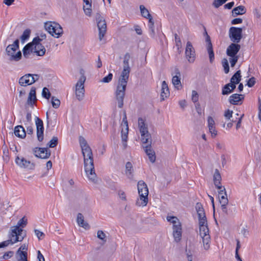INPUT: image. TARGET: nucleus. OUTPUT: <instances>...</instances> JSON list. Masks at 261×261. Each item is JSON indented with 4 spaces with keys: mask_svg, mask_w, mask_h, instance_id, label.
I'll return each mask as SVG.
<instances>
[{
    "mask_svg": "<svg viewBox=\"0 0 261 261\" xmlns=\"http://www.w3.org/2000/svg\"><path fill=\"white\" fill-rule=\"evenodd\" d=\"M241 248V245L240 243V241L237 239V247L235 251V256L236 258L238 261H242V258H241L239 254V250L240 248Z\"/></svg>",
    "mask_w": 261,
    "mask_h": 261,
    "instance_id": "39",
    "label": "nucleus"
},
{
    "mask_svg": "<svg viewBox=\"0 0 261 261\" xmlns=\"http://www.w3.org/2000/svg\"><path fill=\"white\" fill-rule=\"evenodd\" d=\"M242 28L231 27L229 30V37L230 40L234 43H239L242 38Z\"/></svg>",
    "mask_w": 261,
    "mask_h": 261,
    "instance_id": "12",
    "label": "nucleus"
},
{
    "mask_svg": "<svg viewBox=\"0 0 261 261\" xmlns=\"http://www.w3.org/2000/svg\"><path fill=\"white\" fill-rule=\"evenodd\" d=\"M17 48L13 47L11 45L9 44L7 46L6 49L7 55L9 57V60L10 61H19L21 57V52L19 50L17 52L16 54L15 53Z\"/></svg>",
    "mask_w": 261,
    "mask_h": 261,
    "instance_id": "13",
    "label": "nucleus"
},
{
    "mask_svg": "<svg viewBox=\"0 0 261 261\" xmlns=\"http://www.w3.org/2000/svg\"><path fill=\"white\" fill-rule=\"evenodd\" d=\"M37 258L39 261H45V259L43 255L42 254V253L39 250L37 251Z\"/></svg>",
    "mask_w": 261,
    "mask_h": 261,
    "instance_id": "61",
    "label": "nucleus"
},
{
    "mask_svg": "<svg viewBox=\"0 0 261 261\" xmlns=\"http://www.w3.org/2000/svg\"><path fill=\"white\" fill-rule=\"evenodd\" d=\"M10 244H14L13 243V239L12 238L0 243V248H5L8 246Z\"/></svg>",
    "mask_w": 261,
    "mask_h": 261,
    "instance_id": "45",
    "label": "nucleus"
},
{
    "mask_svg": "<svg viewBox=\"0 0 261 261\" xmlns=\"http://www.w3.org/2000/svg\"><path fill=\"white\" fill-rule=\"evenodd\" d=\"M86 81V76L82 74L75 85V95L76 98L81 101L84 97V83Z\"/></svg>",
    "mask_w": 261,
    "mask_h": 261,
    "instance_id": "9",
    "label": "nucleus"
},
{
    "mask_svg": "<svg viewBox=\"0 0 261 261\" xmlns=\"http://www.w3.org/2000/svg\"><path fill=\"white\" fill-rule=\"evenodd\" d=\"M35 123L37 128V136L38 140L42 142L44 139V126L43 121L38 117L35 118Z\"/></svg>",
    "mask_w": 261,
    "mask_h": 261,
    "instance_id": "15",
    "label": "nucleus"
},
{
    "mask_svg": "<svg viewBox=\"0 0 261 261\" xmlns=\"http://www.w3.org/2000/svg\"><path fill=\"white\" fill-rule=\"evenodd\" d=\"M97 237L98 239L102 240L104 243L106 242V236L103 231L98 230L97 233Z\"/></svg>",
    "mask_w": 261,
    "mask_h": 261,
    "instance_id": "43",
    "label": "nucleus"
},
{
    "mask_svg": "<svg viewBox=\"0 0 261 261\" xmlns=\"http://www.w3.org/2000/svg\"><path fill=\"white\" fill-rule=\"evenodd\" d=\"M89 6H87V7L84 6L83 7L85 13L87 16H90L91 15L92 9Z\"/></svg>",
    "mask_w": 261,
    "mask_h": 261,
    "instance_id": "55",
    "label": "nucleus"
},
{
    "mask_svg": "<svg viewBox=\"0 0 261 261\" xmlns=\"http://www.w3.org/2000/svg\"><path fill=\"white\" fill-rule=\"evenodd\" d=\"M53 25V22H47L44 23V28L49 33L51 31V30L54 28Z\"/></svg>",
    "mask_w": 261,
    "mask_h": 261,
    "instance_id": "49",
    "label": "nucleus"
},
{
    "mask_svg": "<svg viewBox=\"0 0 261 261\" xmlns=\"http://www.w3.org/2000/svg\"><path fill=\"white\" fill-rule=\"evenodd\" d=\"M140 9L142 17L148 19H149L150 18H152V16L149 13V11L145 7L144 5H140Z\"/></svg>",
    "mask_w": 261,
    "mask_h": 261,
    "instance_id": "34",
    "label": "nucleus"
},
{
    "mask_svg": "<svg viewBox=\"0 0 261 261\" xmlns=\"http://www.w3.org/2000/svg\"><path fill=\"white\" fill-rule=\"evenodd\" d=\"M221 208L224 213H225L226 215L228 214L227 210L226 208V205L227 204H224V203H221Z\"/></svg>",
    "mask_w": 261,
    "mask_h": 261,
    "instance_id": "62",
    "label": "nucleus"
},
{
    "mask_svg": "<svg viewBox=\"0 0 261 261\" xmlns=\"http://www.w3.org/2000/svg\"><path fill=\"white\" fill-rule=\"evenodd\" d=\"M151 142L152 141L149 142V143H148V145L145 146H143V147L146 154L148 156L149 161L150 162L153 163L155 161L156 156L155 151L152 148Z\"/></svg>",
    "mask_w": 261,
    "mask_h": 261,
    "instance_id": "20",
    "label": "nucleus"
},
{
    "mask_svg": "<svg viewBox=\"0 0 261 261\" xmlns=\"http://www.w3.org/2000/svg\"><path fill=\"white\" fill-rule=\"evenodd\" d=\"M208 127L210 133L213 138H215L217 135V131L216 129L215 122L214 119L209 116L207 118Z\"/></svg>",
    "mask_w": 261,
    "mask_h": 261,
    "instance_id": "24",
    "label": "nucleus"
},
{
    "mask_svg": "<svg viewBox=\"0 0 261 261\" xmlns=\"http://www.w3.org/2000/svg\"><path fill=\"white\" fill-rule=\"evenodd\" d=\"M222 64L224 67L225 73H228L229 71V67L227 60L226 59H223L222 61Z\"/></svg>",
    "mask_w": 261,
    "mask_h": 261,
    "instance_id": "42",
    "label": "nucleus"
},
{
    "mask_svg": "<svg viewBox=\"0 0 261 261\" xmlns=\"http://www.w3.org/2000/svg\"><path fill=\"white\" fill-rule=\"evenodd\" d=\"M224 196H219V202L220 203L228 204V200L226 192L224 193Z\"/></svg>",
    "mask_w": 261,
    "mask_h": 261,
    "instance_id": "44",
    "label": "nucleus"
},
{
    "mask_svg": "<svg viewBox=\"0 0 261 261\" xmlns=\"http://www.w3.org/2000/svg\"><path fill=\"white\" fill-rule=\"evenodd\" d=\"M33 50V44L32 43H28L27 45L24 46L22 49L23 56L28 59L29 57V55L32 52Z\"/></svg>",
    "mask_w": 261,
    "mask_h": 261,
    "instance_id": "32",
    "label": "nucleus"
},
{
    "mask_svg": "<svg viewBox=\"0 0 261 261\" xmlns=\"http://www.w3.org/2000/svg\"><path fill=\"white\" fill-rule=\"evenodd\" d=\"M130 71V68H123L115 92V98L119 108H122L123 106V101Z\"/></svg>",
    "mask_w": 261,
    "mask_h": 261,
    "instance_id": "2",
    "label": "nucleus"
},
{
    "mask_svg": "<svg viewBox=\"0 0 261 261\" xmlns=\"http://www.w3.org/2000/svg\"><path fill=\"white\" fill-rule=\"evenodd\" d=\"M232 111H230L229 109H228L225 112L224 116L226 117V119H230V118L232 117Z\"/></svg>",
    "mask_w": 261,
    "mask_h": 261,
    "instance_id": "58",
    "label": "nucleus"
},
{
    "mask_svg": "<svg viewBox=\"0 0 261 261\" xmlns=\"http://www.w3.org/2000/svg\"><path fill=\"white\" fill-rule=\"evenodd\" d=\"M51 103L53 107L55 109L58 108L61 104L60 100L55 96L51 97Z\"/></svg>",
    "mask_w": 261,
    "mask_h": 261,
    "instance_id": "38",
    "label": "nucleus"
},
{
    "mask_svg": "<svg viewBox=\"0 0 261 261\" xmlns=\"http://www.w3.org/2000/svg\"><path fill=\"white\" fill-rule=\"evenodd\" d=\"M113 78V74L111 73H109V74L104 77L101 80V82L105 83H108L111 82Z\"/></svg>",
    "mask_w": 261,
    "mask_h": 261,
    "instance_id": "47",
    "label": "nucleus"
},
{
    "mask_svg": "<svg viewBox=\"0 0 261 261\" xmlns=\"http://www.w3.org/2000/svg\"><path fill=\"white\" fill-rule=\"evenodd\" d=\"M123 122H124V125L125 126V131H124L122 129L121 130V138L122 142H127V136L128 133V122L126 120V116L125 115L124 117L123 118Z\"/></svg>",
    "mask_w": 261,
    "mask_h": 261,
    "instance_id": "29",
    "label": "nucleus"
},
{
    "mask_svg": "<svg viewBox=\"0 0 261 261\" xmlns=\"http://www.w3.org/2000/svg\"><path fill=\"white\" fill-rule=\"evenodd\" d=\"M35 82L33 74L28 73L21 76L19 80V84L21 86L31 85Z\"/></svg>",
    "mask_w": 261,
    "mask_h": 261,
    "instance_id": "18",
    "label": "nucleus"
},
{
    "mask_svg": "<svg viewBox=\"0 0 261 261\" xmlns=\"http://www.w3.org/2000/svg\"><path fill=\"white\" fill-rule=\"evenodd\" d=\"M197 215L198 217L199 234L202 239L204 249L207 250L210 248L211 238L205 213L201 203L197 202Z\"/></svg>",
    "mask_w": 261,
    "mask_h": 261,
    "instance_id": "1",
    "label": "nucleus"
},
{
    "mask_svg": "<svg viewBox=\"0 0 261 261\" xmlns=\"http://www.w3.org/2000/svg\"><path fill=\"white\" fill-rule=\"evenodd\" d=\"M229 84H226L223 88L222 90V94L223 95H228L232 92L230 90V87H229Z\"/></svg>",
    "mask_w": 261,
    "mask_h": 261,
    "instance_id": "40",
    "label": "nucleus"
},
{
    "mask_svg": "<svg viewBox=\"0 0 261 261\" xmlns=\"http://www.w3.org/2000/svg\"><path fill=\"white\" fill-rule=\"evenodd\" d=\"M245 95L244 94H233L229 97V102L233 105H241L244 99Z\"/></svg>",
    "mask_w": 261,
    "mask_h": 261,
    "instance_id": "21",
    "label": "nucleus"
},
{
    "mask_svg": "<svg viewBox=\"0 0 261 261\" xmlns=\"http://www.w3.org/2000/svg\"><path fill=\"white\" fill-rule=\"evenodd\" d=\"M175 41L176 43V46L177 47V49H179L181 46V42L179 37L177 34H174Z\"/></svg>",
    "mask_w": 261,
    "mask_h": 261,
    "instance_id": "51",
    "label": "nucleus"
},
{
    "mask_svg": "<svg viewBox=\"0 0 261 261\" xmlns=\"http://www.w3.org/2000/svg\"><path fill=\"white\" fill-rule=\"evenodd\" d=\"M14 254V252L12 251H9L6 252L4 253L3 256L1 257V258L4 259H7L10 257H11Z\"/></svg>",
    "mask_w": 261,
    "mask_h": 261,
    "instance_id": "52",
    "label": "nucleus"
},
{
    "mask_svg": "<svg viewBox=\"0 0 261 261\" xmlns=\"http://www.w3.org/2000/svg\"><path fill=\"white\" fill-rule=\"evenodd\" d=\"M227 0H214L213 5L215 8H218L224 4Z\"/></svg>",
    "mask_w": 261,
    "mask_h": 261,
    "instance_id": "48",
    "label": "nucleus"
},
{
    "mask_svg": "<svg viewBox=\"0 0 261 261\" xmlns=\"http://www.w3.org/2000/svg\"><path fill=\"white\" fill-rule=\"evenodd\" d=\"M54 28L51 30V31L49 32V34L53 37L56 38H59L63 33L62 28L61 25L55 22H53Z\"/></svg>",
    "mask_w": 261,
    "mask_h": 261,
    "instance_id": "23",
    "label": "nucleus"
},
{
    "mask_svg": "<svg viewBox=\"0 0 261 261\" xmlns=\"http://www.w3.org/2000/svg\"><path fill=\"white\" fill-rule=\"evenodd\" d=\"M58 138L57 137H53L50 141L47 144V146L50 148H54L58 145Z\"/></svg>",
    "mask_w": 261,
    "mask_h": 261,
    "instance_id": "37",
    "label": "nucleus"
},
{
    "mask_svg": "<svg viewBox=\"0 0 261 261\" xmlns=\"http://www.w3.org/2000/svg\"><path fill=\"white\" fill-rule=\"evenodd\" d=\"M186 56L190 63H193L195 61V51L191 43L188 41L187 43L186 48Z\"/></svg>",
    "mask_w": 261,
    "mask_h": 261,
    "instance_id": "19",
    "label": "nucleus"
},
{
    "mask_svg": "<svg viewBox=\"0 0 261 261\" xmlns=\"http://www.w3.org/2000/svg\"><path fill=\"white\" fill-rule=\"evenodd\" d=\"M15 163L21 168L32 170L35 167V164L31 163L30 161L27 160L23 157L20 159L18 156H17L15 159Z\"/></svg>",
    "mask_w": 261,
    "mask_h": 261,
    "instance_id": "17",
    "label": "nucleus"
},
{
    "mask_svg": "<svg viewBox=\"0 0 261 261\" xmlns=\"http://www.w3.org/2000/svg\"><path fill=\"white\" fill-rule=\"evenodd\" d=\"M228 84H229V87H230V90L232 92H233L236 88V85L239 84V81L238 80L237 81H235V82L233 83H231L230 82V83Z\"/></svg>",
    "mask_w": 261,
    "mask_h": 261,
    "instance_id": "59",
    "label": "nucleus"
},
{
    "mask_svg": "<svg viewBox=\"0 0 261 261\" xmlns=\"http://www.w3.org/2000/svg\"><path fill=\"white\" fill-rule=\"evenodd\" d=\"M28 250V245L25 244L22 245L17 251L15 257L17 261H28V253L26 251Z\"/></svg>",
    "mask_w": 261,
    "mask_h": 261,
    "instance_id": "14",
    "label": "nucleus"
},
{
    "mask_svg": "<svg viewBox=\"0 0 261 261\" xmlns=\"http://www.w3.org/2000/svg\"><path fill=\"white\" fill-rule=\"evenodd\" d=\"M34 231L35 234L37 236L39 240H41L44 237L45 234L43 232L39 231L38 229H35Z\"/></svg>",
    "mask_w": 261,
    "mask_h": 261,
    "instance_id": "54",
    "label": "nucleus"
},
{
    "mask_svg": "<svg viewBox=\"0 0 261 261\" xmlns=\"http://www.w3.org/2000/svg\"><path fill=\"white\" fill-rule=\"evenodd\" d=\"M200 26L204 30L203 35L205 37V41L206 42V49L208 54L210 62L211 63H212L214 60L215 56L211 38L207 33L205 27L202 24H200Z\"/></svg>",
    "mask_w": 261,
    "mask_h": 261,
    "instance_id": "11",
    "label": "nucleus"
},
{
    "mask_svg": "<svg viewBox=\"0 0 261 261\" xmlns=\"http://www.w3.org/2000/svg\"><path fill=\"white\" fill-rule=\"evenodd\" d=\"M27 224V219L25 217L20 219L16 226L11 227V232L9 235L10 239H13V243L21 242L24 238L26 233L22 229Z\"/></svg>",
    "mask_w": 261,
    "mask_h": 261,
    "instance_id": "4",
    "label": "nucleus"
},
{
    "mask_svg": "<svg viewBox=\"0 0 261 261\" xmlns=\"http://www.w3.org/2000/svg\"><path fill=\"white\" fill-rule=\"evenodd\" d=\"M139 199L136 201L138 206H146L148 202V189L146 184L142 180H139L137 185Z\"/></svg>",
    "mask_w": 261,
    "mask_h": 261,
    "instance_id": "5",
    "label": "nucleus"
},
{
    "mask_svg": "<svg viewBox=\"0 0 261 261\" xmlns=\"http://www.w3.org/2000/svg\"><path fill=\"white\" fill-rule=\"evenodd\" d=\"M168 221L173 224V236L174 241L179 242L181 238L182 228L181 223L176 217L167 216Z\"/></svg>",
    "mask_w": 261,
    "mask_h": 261,
    "instance_id": "6",
    "label": "nucleus"
},
{
    "mask_svg": "<svg viewBox=\"0 0 261 261\" xmlns=\"http://www.w3.org/2000/svg\"><path fill=\"white\" fill-rule=\"evenodd\" d=\"M138 126L141 135V141L143 144H147L152 141L151 135L148 130L147 126L142 118L138 119Z\"/></svg>",
    "mask_w": 261,
    "mask_h": 261,
    "instance_id": "8",
    "label": "nucleus"
},
{
    "mask_svg": "<svg viewBox=\"0 0 261 261\" xmlns=\"http://www.w3.org/2000/svg\"><path fill=\"white\" fill-rule=\"evenodd\" d=\"M255 83V79L254 77H252L249 79V80L247 82V85L249 87H252L254 85Z\"/></svg>",
    "mask_w": 261,
    "mask_h": 261,
    "instance_id": "56",
    "label": "nucleus"
},
{
    "mask_svg": "<svg viewBox=\"0 0 261 261\" xmlns=\"http://www.w3.org/2000/svg\"><path fill=\"white\" fill-rule=\"evenodd\" d=\"M82 150L84 156L85 172L89 179L94 181L96 175L95 172L92 150L89 146L82 148Z\"/></svg>",
    "mask_w": 261,
    "mask_h": 261,
    "instance_id": "3",
    "label": "nucleus"
},
{
    "mask_svg": "<svg viewBox=\"0 0 261 261\" xmlns=\"http://www.w3.org/2000/svg\"><path fill=\"white\" fill-rule=\"evenodd\" d=\"M176 75L172 77V82L175 88L179 89V86L181 85L180 83V73L178 69L176 68L175 70Z\"/></svg>",
    "mask_w": 261,
    "mask_h": 261,
    "instance_id": "30",
    "label": "nucleus"
},
{
    "mask_svg": "<svg viewBox=\"0 0 261 261\" xmlns=\"http://www.w3.org/2000/svg\"><path fill=\"white\" fill-rule=\"evenodd\" d=\"M243 21L242 19L240 18H234L232 20L231 23L232 24H237L239 23H241Z\"/></svg>",
    "mask_w": 261,
    "mask_h": 261,
    "instance_id": "60",
    "label": "nucleus"
},
{
    "mask_svg": "<svg viewBox=\"0 0 261 261\" xmlns=\"http://www.w3.org/2000/svg\"><path fill=\"white\" fill-rule=\"evenodd\" d=\"M241 71H237L231 77L230 79V82L231 83L235 82V81H239V83L241 81Z\"/></svg>",
    "mask_w": 261,
    "mask_h": 261,
    "instance_id": "36",
    "label": "nucleus"
},
{
    "mask_svg": "<svg viewBox=\"0 0 261 261\" xmlns=\"http://www.w3.org/2000/svg\"><path fill=\"white\" fill-rule=\"evenodd\" d=\"M119 197L124 200H126L125 194L123 191H120L118 193Z\"/></svg>",
    "mask_w": 261,
    "mask_h": 261,
    "instance_id": "64",
    "label": "nucleus"
},
{
    "mask_svg": "<svg viewBox=\"0 0 261 261\" xmlns=\"http://www.w3.org/2000/svg\"><path fill=\"white\" fill-rule=\"evenodd\" d=\"M246 9L244 6H239L233 9L232 10V15L235 17L238 15H242L246 13Z\"/></svg>",
    "mask_w": 261,
    "mask_h": 261,
    "instance_id": "31",
    "label": "nucleus"
},
{
    "mask_svg": "<svg viewBox=\"0 0 261 261\" xmlns=\"http://www.w3.org/2000/svg\"><path fill=\"white\" fill-rule=\"evenodd\" d=\"M35 155L41 159H48L51 155L50 150L47 148L36 147L33 150Z\"/></svg>",
    "mask_w": 261,
    "mask_h": 261,
    "instance_id": "16",
    "label": "nucleus"
},
{
    "mask_svg": "<svg viewBox=\"0 0 261 261\" xmlns=\"http://www.w3.org/2000/svg\"><path fill=\"white\" fill-rule=\"evenodd\" d=\"M95 17L99 31V39L101 40L107 32V23L105 19L99 13L96 14Z\"/></svg>",
    "mask_w": 261,
    "mask_h": 261,
    "instance_id": "10",
    "label": "nucleus"
},
{
    "mask_svg": "<svg viewBox=\"0 0 261 261\" xmlns=\"http://www.w3.org/2000/svg\"><path fill=\"white\" fill-rule=\"evenodd\" d=\"M37 100L36 89L35 87H32L29 94L26 105H29L33 108V106L36 102Z\"/></svg>",
    "mask_w": 261,
    "mask_h": 261,
    "instance_id": "22",
    "label": "nucleus"
},
{
    "mask_svg": "<svg viewBox=\"0 0 261 261\" xmlns=\"http://www.w3.org/2000/svg\"><path fill=\"white\" fill-rule=\"evenodd\" d=\"M149 20V28L150 30L151 31V33L153 34H154V21L153 20L152 18H150Z\"/></svg>",
    "mask_w": 261,
    "mask_h": 261,
    "instance_id": "53",
    "label": "nucleus"
},
{
    "mask_svg": "<svg viewBox=\"0 0 261 261\" xmlns=\"http://www.w3.org/2000/svg\"><path fill=\"white\" fill-rule=\"evenodd\" d=\"M42 95L44 98L49 99L51 96V94L48 89L46 87L43 88L42 92Z\"/></svg>",
    "mask_w": 261,
    "mask_h": 261,
    "instance_id": "41",
    "label": "nucleus"
},
{
    "mask_svg": "<svg viewBox=\"0 0 261 261\" xmlns=\"http://www.w3.org/2000/svg\"><path fill=\"white\" fill-rule=\"evenodd\" d=\"M14 133L16 137L21 139H24L26 137V132L22 125L15 126Z\"/></svg>",
    "mask_w": 261,
    "mask_h": 261,
    "instance_id": "26",
    "label": "nucleus"
},
{
    "mask_svg": "<svg viewBox=\"0 0 261 261\" xmlns=\"http://www.w3.org/2000/svg\"><path fill=\"white\" fill-rule=\"evenodd\" d=\"M221 181V176L218 169H216L214 174V181Z\"/></svg>",
    "mask_w": 261,
    "mask_h": 261,
    "instance_id": "50",
    "label": "nucleus"
},
{
    "mask_svg": "<svg viewBox=\"0 0 261 261\" xmlns=\"http://www.w3.org/2000/svg\"><path fill=\"white\" fill-rule=\"evenodd\" d=\"M30 34L31 30L30 29H26L24 30L22 35L20 37L22 43H24V42L29 39Z\"/></svg>",
    "mask_w": 261,
    "mask_h": 261,
    "instance_id": "35",
    "label": "nucleus"
},
{
    "mask_svg": "<svg viewBox=\"0 0 261 261\" xmlns=\"http://www.w3.org/2000/svg\"><path fill=\"white\" fill-rule=\"evenodd\" d=\"M170 95L169 89L166 81H163L162 84V89L161 93V100L163 101L169 97Z\"/></svg>",
    "mask_w": 261,
    "mask_h": 261,
    "instance_id": "25",
    "label": "nucleus"
},
{
    "mask_svg": "<svg viewBox=\"0 0 261 261\" xmlns=\"http://www.w3.org/2000/svg\"><path fill=\"white\" fill-rule=\"evenodd\" d=\"M77 222L79 225L84 228L86 229H89L90 228L89 224L85 222L84 216L81 213H78L77 215Z\"/></svg>",
    "mask_w": 261,
    "mask_h": 261,
    "instance_id": "28",
    "label": "nucleus"
},
{
    "mask_svg": "<svg viewBox=\"0 0 261 261\" xmlns=\"http://www.w3.org/2000/svg\"><path fill=\"white\" fill-rule=\"evenodd\" d=\"M241 48V46L237 43H231L227 48L226 55L230 58L229 61L231 67H234L239 59L237 54Z\"/></svg>",
    "mask_w": 261,
    "mask_h": 261,
    "instance_id": "7",
    "label": "nucleus"
},
{
    "mask_svg": "<svg viewBox=\"0 0 261 261\" xmlns=\"http://www.w3.org/2000/svg\"><path fill=\"white\" fill-rule=\"evenodd\" d=\"M134 172V170L132 163L130 162H126L125 164V174L129 179H133Z\"/></svg>",
    "mask_w": 261,
    "mask_h": 261,
    "instance_id": "27",
    "label": "nucleus"
},
{
    "mask_svg": "<svg viewBox=\"0 0 261 261\" xmlns=\"http://www.w3.org/2000/svg\"><path fill=\"white\" fill-rule=\"evenodd\" d=\"M42 40V39L40 38L39 37H35L33 41L32 42H30L29 43H32L33 46L35 45V46L36 45V44H39L40 43V42Z\"/></svg>",
    "mask_w": 261,
    "mask_h": 261,
    "instance_id": "57",
    "label": "nucleus"
},
{
    "mask_svg": "<svg viewBox=\"0 0 261 261\" xmlns=\"http://www.w3.org/2000/svg\"><path fill=\"white\" fill-rule=\"evenodd\" d=\"M181 108L184 109L187 106V102L185 100H180L178 102Z\"/></svg>",
    "mask_w": 261,
    "mask_h": 261,
    "instance_id": "63",
    "label": "nucleus"
},
{
    "mask_svg": "<svg viewBox=\"0 0 261 261\" xmlns=\"http://www.w3.org/2000/svg\"><path fill=\"white\" fill-rule=\"evenodd\" d=\"M79 140L80 146L82 149L86 147L87 146H89V145L88 144L87 141L85 139L84 137L80 136Z\"/></svg>",
    "mask_w": 261,
    "mask_h": 261,
    "instance_id": "46",
    "label": "nucleus"
},
{
    "mask_svg": "<svg viewBox=\"0 0 261 261\" xmlns=\"http://www.w3.org/2000/svg\"><path fill=\"white\" fill-rule=\"evenodd\" d=\"M45 51L46 50L44 46L41 43L36 44V45L35 46L34 52L39 56H43L45 53Z\"/></svg>",
    "mask_w": 261,
    "mask_h": 261,
    "instance_id": "33",
    "label": "nucleus"
}]
</instances>
